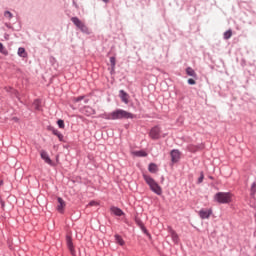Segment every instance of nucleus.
Here are the masks:
<instances>
[{
	"label": "nucleus",
	"instance_id": "nucleus-8",
	"mask_svg": "<svg viewBox=\"0 0 256 256\" xmlns=\"http://www.w3.org/2000/svg\"><path fill=\"white\" fill-rule=\"evenodd\" d=\"M135 223H136V225H138V227H140L142 233H144V235H146L147 237H149L151 239V233H149V230H147V227H145V224L143 223V220L136 217L135 218Z\"/></svg>",
	"mask_w": 256,
	"mask_h": 256
},
{
	"label": "nucleus",
	"instance_id": "nucleus-35",
	"mask_svg": "<svg viewBox=\"0 0 256 256\" xmlns=\"http://www.w3.org/2000/svg\"><path fill=\"white\" fill-rule=\"evenodd\" d=\"M1 208L5 209V202L3 200H0Z\"/></svg>",
	"mask_w": 256,
	"mask_h": 256
},
{
	"label": "nucleus",
	"instance_id": "nucleus-21",
	"mask_svg": "<svg viewBox=\"0 0 256 256\" xmlns=\"http://www.w3.org/2000/svg\"><path fill=\"white\" fill-rule=\"evenodd\" d=\"M230 37H233V30H231V29L224 32L223 39H225L227 41V40H229Z\"/></svg>",
	"mask_w": 256,
	"mask_h": 256
},
{
	"label": "nucleus",
	"instance_id": "nucleus-11",
	"mask_svg": "<svg viewBox=\"0 0 256 256\" xmlns=\"http://www.w3.org/2000/svg\"><path fill=\"white\" fill-rule=\"evenodd\" d=\"M213 215L212 209H201L199 211V217L200 219H209Z\"/></svg>",
	"mask_w": 256,
	"mask_h": 256
},
{
	"label": "nucleus",
	"instance_id": "nucleus-7",
	"mask_svg": "<svg viewBox=\"0 0 256 256\" xmlns=\"http://www.w3.org/2000/svg\"><path fill=\"white\" fill-rule=\"evenodd\" d=\"M66 245L72 256H77V252L75 251V246L73 245V238L71 235H66Z\"/></svg>",
	"mask_w": 256,
	"mask_h": 256
},
{
	"label": "nucleus",
	"instance_id": "nucleus-26",
	"mask_svg": "<svg viewBox=\"0 0 256 256\" xmlns=\"http://www.w3.org/2000/svg\"><path fill=\"white\" fill-rule=\"evenodd\" d=\"M83 99H85V95L73 97L72 101H73V103H79V102L83 101Z\"/></svg>",
	"mask_w": 256,
	"mask_h": 256
},
{
	"label": "nucleus",
	"instance_id": "nucleus-45",
	"mask_svg": "<svg viewBox=\"0 0 256 256\" xmlns=\"http://www.w3.org/2000/svg\"><path fill=\"white\" fill-rule=\"evenodd\" d=\"M1 185H3V180L0 181V187H1Z\"/></svg>",
	"mask_w": 256,
	"mask_h": 256
},
{
	"label": "nucleus",
	"instance_id": "nucleus-44",
	"mask_svg": "<svg viewBox=\"0 0 256 256\" xmlns=\"http://www.w3.org/2000/svg\"><path fill=\"white\" fill-rule=\"evenodd\" d=\"M103 3H109V0H102Z\"/></svg>",
	"mask_w": 256,
	"mask_h": 256
},
{
	"label": "nucleus",
	"instance_id": "nucleus-28",
	"mask_svg": "<svg viewBox=\"0 0 256 256\" xmlns=\"http://www.w3.org/2000/svg\"><path fill=\"white\" fill-rule=\"evenodd\" d=\"M199 149H201V146H190L189 151H191V153H197Z\"/></svg>",
	"mask_w": 256,
	"mask_h": 256
},
{
	"label": "nucleus",
	"instance_id": "nucleus-33",
	"mask_svg": "<svg viewBox=\"0 0 256 256\" xmlns=\"http://www.w3.org/2000/svg\"><path fill=\"white\" fill-rule=\"evenodd\" d=\"M187 83H188V85H197V81H195V79H193V78H189Z\"/></svg>",
	"mask_w": 256,
	"mask_h": 256
},
{
	"label": "nucleus",
	"instance_id": "nucleus-25",
	"mask_svg": "<svg viewBox=\"0 0 256 256\" xmlns=\"http://www.w3.org/2000/svg\"><path fill=\"white\" fill-rule=\"evenodd\" d=\"M0 53H2V55H9V51L5 49V46L1 42H0Z\"/></svg>",
	"mask_w": 256,
	"mask_h": 256
},
{
	"label": "nucleus",
	"instance_id": "nucleus-14",
	"mask_svg": "<svg viewBox=\"0 0 256 256\" xmlns=\"http://www.w3.org/2000/svg\"><path fill=\"white\" fill-rule=\"evenodd\" d=\"M57 201L59 203V205L57 206V211H59V213H63L64 209H65V200H63V198L58 197Z\"/></svg>",
	"mask_w": 256,
	"mask_h": 256
},
{
	"label": "nucleus",
	"instance_id": "nucleus-47",
	"mask_svg": "<svg viewBox=\"0 0 256 256\" xmlns=\"http://www.w3.org/2000/svg\"><path fill=\"white\" fill-rule=\"evenodd\" d=\"M93 203H95V202H94V201H91V202H90V205H93Z\"/></svg>",
	"mask_w": 256,
	"mask_h": 256
},
{
	"label": "nucleus",
	"instance_id": "nucleus-41",
	"mask_svg": "<svg viewBox=\"0 0 256 256\" xmlns=\"http://www.w3.org/2000/svg\"><path fill=\"white\" fill-rule=\"evenodd\" d=\"M208 178L211 179L212 181L215 180V177H213V176H208Z\"/></svg>",
	"mask_w": 256,
	"mask_h": 256
},
{
	"label": "nucleus",
	"instance_id": "nucleus-20",
	"mask_svg": "<svg viewBox=\"0 0 256 256\" xmlns=\"http://www.w3.org/2000/svg\"><path fill=\"white\" fill-rule=\"evenodd\" d=\"M136 157H147V152L145 150H138L133 152Z\"/></svg>",
	"mask_w": 256,
	"mask_h": 256
},
{
	"label": "nucleus",
	"instance_id": "nucleus-34",
	"mask_svg": "<svg viewBox=\"0 0 256 256\" xmlns=\"http://www.w3.org/2000/svg\"><path fill=\"white\" fill-rule=\"evenodd\" d=\"M88 109H90V111H92V115H96L97 111H95V109L88 107Z\"/></svg>",
	"mask_w": 256,
	"mask_h": 256
},
{
	"label": "nucleus",
	"instance_id": "nucleus-5",
	"mask_svg": "<svg viewBox=\"0 0 256 256\" xmlns=\"http://www.w3.org/2000/svg\"><path fill=\"white\" fill-rule=\"evenodd\" d=\"M149 137L152 138L153 141H157V140L161 139V126L156 125V126L152 127L149 132Z\"/></svg>",
	"mask_w": 256,
	"mask_h": 256
},
{
	"label": "nucleus",
	"instance_id": "nucleus-31",
	"mask_svg": "<svg viewBox=\"0 0 256 256\" xmlns=\"http://www.w3.org/2000/svg\"><path fill=\"white\" fill-rule=\"evenodd\" d=\"M204 179H205V174L202 171V172H200V176H199V178L197 180L198 185H200V183H203Z\"/></svg>",
	"mask_w": 256,
	"mask_h": 256
},
{
	"label": "nucleus",
	"instance_id": "nucleus-32",
	"mask_svg": "<svg viewBox=\"0 0 256 256\" xmlns=\"http://www.w3.org/2000/svg\"><path fill=\"white\" fill-rule=\"evenodd\" d=\"M56 137H58L59 141H61L62 143H65L64 136L61 134V132H58V134H56Z\"/></svg>",
	"mask_w": 256,
	"mask_h": 256
},
{
	"label": "nucleus",
	"instance_id": "nucleus-10",
	"mask_svg": "<svg viewBox=\"0 0 256 256\" xmlns=\"http://www.w3.org/2000/svg\"><path fill=\"white\" fill-rule=\"evenodd\" d=\"M168 233L171 236V239L175 245L179 244V234L171 226L168 227Z\"/></svg>",
	"mask_w": 256,
	"mask_h": 256
},
{
	"label": "nucleus",
	"instance_id": "nucleus-1",
	"mask_svg": "<svg viewBox=\"0 0 256 256\" xmlns=\"http://www.w3.org/2000/svg\"><path fill=\"white\" fill-rule=\"evenodd\" d=\"M100 117L101 119H106L107 121H117L122 119H135L137 116L131 112H127L126 110L116 109L109 114H101Z\"/></svg>",
	"mask_w": 256,
	"mask_h": 256
},
{
	"label": "nucleus",
	"instance_id": "nucleus-39",
	"mask_svg": "<svg viewBox=\"0 0 256 256\" xmlns=\"http://www.w3.org/2000/svg\"><path fill=\"white\" fill-rule=\"evenodd\" d=\"M50 61H52V63H54V62L56 61L55 57L52 56V57L50 58Z\"/></svg>",
	"mask_w": 256,
	"mask_h": 256
},
{
	"label": "nucleus",
	"instance_id": "nucleus-17",
	"mask_svg": "<svg viewBox=\"0 0 256 256\" xmlns=\"http://www.w3.org/2000/svg\"><path fill=\"white\" fill-rule=\"evenodd\" d=\"M115 238V243H117V245H120V247H123V245H125V240H123V237H121V235L116 234L114 235Z\"/></svg>",
	"mask_w": 256,
	"mask_h": 256
},
{
	"label": "nucleus",
	"instance_id": "nucleus-38",
	"mask_svg": "<svg viewBox=\"0 0 256 256\" xmlns=\"http://www.w3.org/2000/svg\"><path fill=\"white\" fill-rule=\"evenodd\" d=\"M83 101H84L85 104L89 103V99L88 98H84Z\"/></svg>",
	"mask_w": 256,
	"mask_h": 256
},
{
	"label": "nucleus",
	"instance_id": "nucleus-19",
	"mask_svg": "<svg viewBox=\"0 0 256 256\" xmlns=\"http://www.w3.org/2000/svg\"><path fill=\"white\" fill-rule=\"evenodd\" d=\"M18 56L22 57L23 59H26V57L28 56L27 50H25L24 47L18 48Z\"/></svg>",
	"mask_w": 256,
	"mask_h": 256
},
{
	"label": "nucleus",
	"instance_id": "nucleus-40",
	"mask_svg": "<svg viewBox=\"0 0 256 256\" xmlns=\"http://www.w3.org/2000/svg\"><path fill=\"white\" fill-rule=\"evenodd\" d=\"M7 93H11V87L6 89Z\"/></svg>",
	"mask_w": 256,
	"mask_h": 256
},
{
	"label": "nucleus",
	"instance_id": "nucleus-16",
	"mask_svg": "<svg viewBox=\"0 0 256 256\" xmlns=\"http://www.w3.org/2000/svg\"><path fill=\"white\" fill-rule=\"evenodd\" d=\"M148 171H149V173H157V171H159V167L157 166V164L151 162L148 165Z\"/></svg>",
	"mask_w": 256,
	"mask_h": 256
},
{
	"label": "nucleus",
	"instance_id": "nucleus-15",
	"mask_svg": "<svg viewBox=\"0 0 256 256\" xmlns=\"http://www.w3.org/2000/svg\"><path fill=\"white\" fill-rule=\"evenodd\" d=\"M186 75H188L189 77H193V79H197V73L191 67L186 68Z\"/></svg>",
	"mask_w": 256,
	"mask_h": 256
},
{
	"label": "nucleus",
	"instance_id": "nucleus-37",
	"mask_svg": "<svg viewBox=\"0 0 256 256\" xmlns=\"http://www.w3.org/2000/svg\"><path fill=\"white\" fill-rule=\"evenodd\" d=\"M4 39H5L6 41H9V34L5 33V34H4Z\"/></svg>",
	"mask_w": 256,
	"mask_h": 256
},
{
	"label": "nucleus",
	"instance_id": "nucleus-2",
	"mask_svg": "<svg viewBox=\"0 0 256 256\" xmlns=\"http://www.w3.org/2000/svg\"><path fill=\"white\" fill-rule=\"evenodd\" d=\"M142 177L148 187H150V191H152V193H155V195H163V188L159 186V183H157L153 177L147 174H143Z\"/></svg>",
	"mask_w": 256,
	"mask_h": 256
},
{
	"label": "nucleus",
	"instance_id": "nucleus-30",
	"mask_svg": "<svg viewBox=\"0 0 256 256\" xmlns=\"http://www.w3.org/2000/svg\"><path fill=\"white\" fill-rule=\"evenodd\" d=\"M4 17H6L7 19H13V13H11V11L6 10L4 12Z\"/></svg>",
	"mask_w": 256,
	"mask_h": 256
},
{
	"label": "nucleus",
	"instance_id": "nucleus-6",
	"mask_svg": "<svg viewBox=\"0 0 256 256\" xmlns=\"http://www.w3.org/2000/svg\"><path fill=\"white\" fill-rule=\"evenodd\" d=\"M40 157L45 163H47V165H50V167H55V162L51 160V157H49V153H47V151L41 150Z\"/></svg>",
	"mask_w": 256,
	"mask_h": 256
},
{
	"label": "nucleus",
	"instance_id": "nucleus-36",
	"mask_svg": "<svg viewBox=\"0 0 256 256\" xmlns=\"http://www.w3.org/2000/svg\"><path fill=\"white\" fill-rule=\"evenodd\" d=\"M73 5L76 9H79V5L77 4V2H75V0H73Z\"/></svg>",
	"mask_w": 256,
	"mask_h": 256
},
{
	"label": "nucleus",
	"instance_id": "nucleus-43",
	"mask_svg": "<svg viewBox=\"0 0 256 256\" xmlns=\"http://www.w3.org/2000/svg\"><path fill=\"white\" fill-rule=\"evenodd\" d=\"M13 120L17 122V121H19V118L14 117Z\"/></svg>",
	"mask_w": 256,
	"mask_h": 256
},
{
	"label": "nucleus",
	"instance_id": "nucleus-12",
	"mask_svg": "<svg viewBox=\"0 0 256 256\" xmlns=\"http://www.w3.org/2000/svg\"><path fill=\"white\" fill-rule=\"evenodd\" d=\"M110 212L115 215V217H123L125 215V212L121 210V208L117 206H111Z\"/></svg>",
	"mask_w": 256,
	"mask_h": 256
},
{
	"label": "nucleus",
	"instance_id": "nucleus-4",
	"mask_svg": "<svg viewBox=\"0 0 256 256\" xmlns=\"http://www.w3.org/2000/svg\"><path fill=\"white\" fill-rule=\"evenodd\" d=\"M70 20L75 25V27H77V29H79L84 35H91V33H93V31L89 29V27L85 25V23L81 21L79 17L75 16L72 17Z\"/></svg>",
	"mask_w": 256,
	"mask_h": 256
},
{
	"label": "nucleus",
	"instance_id": "nucleus-29",
	"mask_svg": "<svg viewBox=\"0 0 256 256\" xmlns=\"http://www.w3.org/2000/svg\"><path fill=\"white\" fill-rule=\"evenodd\" d=\"M256 194V183L253 182L250 188V195H255Z\"/></svg>",
	"mask_w": 256,
	"mask_h": 256
},
{
	"label": "nucleus",
	"instance_id": "nucleus-22",
	"mask_svg": "<svg viewBox=\"0 0 256 256\" xmlns=\"http://www.w3.org/2000/svg\"><path fill=\"white\" fill-rule=\"evenodd\" d=\"M110 65L112 71H115V65H117V58L115 56L110 57Z\"/></svg>",
	"mask_w": 256,
	"mask_h": 256
},
{
	"label": "nucleus",
	"instance_id": "nucleus-24",
	"mask_svg": "<svg viewBox=\"0 0 256 256\" xmlns=\"http://www.w3.org/2000/svg\"><path fill=\"white\" fill-rule=\"evenodd\" d=\"M47 131H51L53 133V135H56V136L60 133L59 130H57L52 125L47 126Z\"/></svg>",
	"mask_w": 256,
	"mask_h": 256
},
{
	"label": "nucleus",
	"instance_id": "nucleus-27",
	"mask_svg": "<svg viewBox=\"0 0 256 256\" xmlns=\"http://www.w3.org/2000/svg\"><path fill=\"white\" fill-rule=\"evenodd\" d=\"M57 125L59 129H65V121L63 119L57 120Z\"/></svg>",
	"mask_w": 256,
	"mask_h": 256
},
{
	"label": "nucleus",
	"instance_id": "nucleus-9",
	"mask_svg": "<svg viewBox=\"0 0 256 256\" xmlns=\"http://www.w3.org/2000/svg\"><path fill=\"white\" fill-rule=\"evenodd\" d=\"M170 157L173 164L179 163V161H181V151H179V149L171 150Z\"/></svg>",
	"mask_w": 256,
	"mask_h": 256
},
{
	"label": "nucleus",
	"instance_id": "nucleus-42",
	"mask_svg": "<svg viewBox=\"0 0 256 256\" xmlns=\"http://www.w3.org/2000/svg\"><path fill=\"white\" fill-rule=\"evenodd\" d=\"M110 73H111V75H113L115 73V70H113V68H111Z\"/></svg>",
	"mask_w": 256,
	"mask_h": 256
},
{
	"label": "nucleus",
	"instance_id": "nucleus-3",
	"mask_svg": "<svg viewBox=\"0 0 256 256\" xmlns=\"http://www.w3.org/2000/svg\"><path fill=\"white\" fill-rule=\"evenodd\" d=\"M214 201L220 205H229L233 201V194L231 192H218L214 195Z\"/></svg>",
	"mask_w": 256,
	"mask_h": 256
},
{
	"label": "nucleus",
	"instance_id": "nucleus-23",
	"mask_svg": "<svg viewBox=\"0 0 256 256\" xmlns=\"http://www.w3.org/2000/svg\"><path fill=\"white\" fill-rule=\"evenodd\" d=\"M10 91H11V93H10V95L12 96V97H16V99H20L19 98V91H17L15 88H13V87H10Z\"/></svg>",
	"mask_w": 256,
	"mask_h": 256
},
{
	"label": "nucleus",
	"instance_id": "nucleus-46",
	"mask_svg": "<svg viewBox=\"0 0 256 256\" xmlns=\"http://www.w3.org/2000/svg\"><path fill=\"white\" fill-rule=\"evenodd\" d=\"M64 149H69V146H64Z\"/></svg>",
	"mask_w": 256,
	"mask_h": 256
},
{
	"label": "nucleus",
	"instance_id": "nucleus-18",
	"mask_svg": "<svg viewBox=\"0 0 256 256\" xmlns=\"http://www.w3.org/2000/svg\"><path fill=\"white\" fill-rule=\"evenodd\" d=\"M32 106L34 107L35 111H41V99H35Z\"/></svg>",
	"mask_w": 256,
	"mask_h": 256
},
{
	"label": "nucleus",
	"instance_id": "nucleus-13",
	"mask_svg": "<svg viewBox=\"0 0 256 256\" xmlns=\"http://www.w3.org/2000/svg\"><path fill=\"white\" fill-rule=\"evenodd\" d=\"M119 97L122 101V103H125L126 105L129 104V95L125 90H120L119 91Z\"/></svg>",
	"mask_w": 256,
	"mask_h": 256
}]
</instances>
